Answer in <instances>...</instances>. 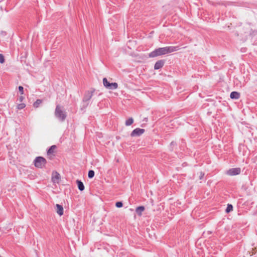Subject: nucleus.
<instances>
[{
	"mask_svg": "<svg viewBox=\"0 0 257 257\" xmlns=\"http://www.w3.org/2000/svg\"><path fill=\"white\" fill-rule=\"evenodd\" d=\"M233 209V206L231 204H228L226 208L225 211L226 213H229Z\"/></svg>",
	"mask_w": 257,
	"mask_h": 257,
	"instance_id": "obj_18",
	"label": "nucleus"
},
{
	"mask_svg": "<svg viewBox=\"0 0 257 257\" xmlns=\"http://www.w3.org/2000/svg\"><path fill=\"white\" fill-rule=\"evenodd\" d=\"M164 64V61L163 60H159L156 62L154 69L155 70L159 69L163 67Z\"/></svg>",
	"mask_w": 257,
	"mask_h": 257,
	"instance_id": "obj_9",
	"label": "nucleus"
},
{
	"mask_svg": "<svg viewBox=\"0 0 257 257\" xmlns=\"http://www.w3.org/2000/svg\"><path fill=\"white\" fill-rule=\"evenodd\" d=\"M145 210V207L143 206H141L137 207L136 211L138 215L141 216L142 212Z\"/></svg>",
	"mask_w": 257,
	"mask_h": 257,
	"instance_id": "obj_12",
	"label": "nucleus"
},
{
	"mask_svg": "<svg viewBox=\"0 0 257 257\" xmlns=\"http://www.w3.org/2000/svg\"><path fill=\"white\" fill-rule=\"evenodd\" d=\"M145 132V130L143 128H137L133 130L131 133V136L132 137H138L140 136Z\"/></svg>",
	"mask_w": 257,
	"mask_h": 257,
	"instance_id": "obj_5",
	"label": "nucleus"
},
{
	"mask_svg": "<svg viewBox=\"0 0 257 257\" xmlns=\"http://www.w3.org/2000/svg\"><path fill=\"white\" fill-rule=\"evenodd\" d=\"M42 100L41 99H37L33 104V106L35 108H38L39 105L42 103Z\"/></svg>",
	"mask_w": 257,
	"mask_h": 257,
	"instance_id": "obj_15",
	"label": "nucleus"
},
{
	"mask_svg": "<svg viewBox=\"0 0 257 257\" xmlns=\"http://www.w3.org/2000/svg\"><path fill=\"white\" fill-rule=\"evenodd\" d=\"M240 173V169L239 168H231L227 171V174L230 176L238 175Z\"/></svg>",
	"mask_w": 257,
	"mask_h": 257,
	"instance_id": "obj_6",
	"label": "nucleus"
},
{
	"mask_svg": "<svg viewBox=\"0 0 257 257\" xmlns=\"http://www.w3.org/2000/svg\"><path fill=\"white\" fill-rule=\"evenodd\" d=\"M94 92V90L92 91H88L86 92L83 98V102L84 103L83 106L86 107L88 105V101L90 100L93 96V93Z\"/></svg>",
	"mask_w": 257,
	"mask_h": 257,
	"instance_id": "obj_4",
	"label": "nucleus"
},
{
	"mask_svg": "<svg viewBox=\"0 0 257 257\" xmlns=\"http://www.w3.org/2000/svg\"><path fill=\"white\" fill-rule=\"evenodd\" d=\"M94 176V172L93 170H89L88 174V176L89 178H92Z\"/></svg>",
	"mask_w": 257,
	"mask_h": 257,
	"instance_id": "obj_19",
	"label": "nucleus"
},
{
	"mask_svg": "<svg viewBox=\"0 0 257 257\" xmlns=\"http://www.w3.org/2000/svg\"><path fill=\"white\" fill-rule=\"evenodd\" d=\"M24 98V97H23V96H20V101H22L23 100Z\"/></svg>",
	"mask_w": 257,
	"mask_h": 257,
	"instance_id": "obj_24",
	"label": "nucleus"
},
{
	"mask_svg": "<svg viewBox=\"0 0 257 257\" xmlns=\"http://www.w3.org/2000/svg\"><path fill=\"white\" fill-rule=\"evenodd\" d=\"M57 148V146L56 145H53L51 146V147L49 149V150L47 151V155L51 157V155L54 156V153L55 151V150Z\"/></svg>",
	"mask_w": 257,
	"mask_h": 257,
	"instance_id": "obj_8",
	"label": "nucleus"
},
{
	"mask_svg": "<svg viewBox=\"0 0 257 257\" xmlns=\"http://www.w3.org/2000/svg\"><path fill=\"white\" fill-rule=\"evenodd\" d=\"M60 178V174L58 173H57V172H55V173H53L52 177V181L54 183H58Z\"/></svg>",
	"mask_w": 257,
	"mask_h": 257,
	"instance_id": "obj_7",
	"label": "nucleus"
},
{
	"mask_svg": "<svg viewBox=\"0 0 257 257\" xmlns=\"http://www.w3.org/2000/svg\"><path fill=\"white\" fill-rule=\"evenodd\" d=\"M56 212L60 215L61 216L63 214V207L62 205L56 204Z\"/></svg>",
	"mask_w": 257,
	"mask_h": 257,
	"instance_id": "obj_10",
	"label": "nucleus"
},
{
	"mask_svg": "<svg viewBox=\"0 0 257 257\" xmlns=\"http://www.w3.org/2000/svg\"><path fill=\"white\" fill-rule=\"evenodd\" d=\"M230 97L231 99H238L240 97V93L236 91H233L230 93Z\"/></svg>",
	"mask_w": 257,
	"mask_h": 257,
	"instance_id": "obj_11",
	"label": "nucleus"
},
{
	"mask_svg": "<svg viewBox=\"0 0 257 257\" xmlns=\"http://www.w3.org/2000/svg\"><path fill=\"white\" fill-rule=\"evenodd\" d=\"M5 62V58L3 54H0V63L3 64Z\"/></svg>",
	"mask_w": 257,
	"mask_h": 257,
	"instance_id": "obj_21",
	"label": "nucleus"
},
{
	"mask_svg": "<svg viewBox=\"0 0 257 257\" xmlns=\"http://www.w3.org/2000/svg\"><path fill=\"white\" fill-rule=\"evenodd\" d=\"M35 166L37 168H42L46 165V160L42 157H37L34 161Z\"/></svg>",
	"mask_w": 257,
	"mask_h": 257,
	"instance_id": "obj_3",
	"label": "nucleus"
},
{
	"mask_svg": "<svg viewBox=\"0 0 257 257\" xmlns=\"http://www.w3.org/2000/svg\"><path fill=\"white\" fill-rule=\"evenodd\" d=\"M122 205L123 204L121 202H117L115 204V206L118 208L121 207Z\"/></svg>",
	"mask_w": 257,
	"mask_h": 257,
	"instance_id": "obj_22",
	"label": "nucleus"
},
{
	"mask_svg": "<svg viewBox=\"0 0 257 257\" xmlns=\"http://www.w3.org/2000/svg\"><path fill=\"white\" fill-rule=\"evenodd\" d=\"M76 183L77 184V185H78V189L80 190V191H83L84 190V184L80 180H77L76 181Z\"/></svg>",
	"mask_w": 257,
	"mask_h": 257,
	"instance_id": "obj_14",
	"label": "nucleus"
},
{
	"mask_svg": "<svg viewBox=\"0 0 257 257\" xmlns=\"http://www.w3.org/2000/svg\"><path fill=\"white\" fill-rule=\"evenodd\" d=\"M117 87H118L117 83L116 82H113V83H110L109 84V85L107 87V89L114 90V89H117Z\"/></svg>",
	"mask_w": 257,
	"mask_h": 257,
	"instance_id": "obj_13",
	"label": "nucleus"
},
{
	"mask_svg": "<svg viewBox=\"0 0 257 257\" xmlns=\"http://www.w3.org/2000/svg\"><path fill=\"white\" fill-rule=\"evenodd\" d=\"M19 90L20 92H21V94H24V88H23V86H19Z\"/></svg>",
	"mask_w": 257,
	"mask_h": 257,
	"instance_id": "obj_23",
	"label": "nucleus"
},
{
	"mask_svg": "<svg viewBox=\"0 0 257 257\" xmlns=\"http://www.w3.org/2000/svg\"><path fill=\"white\" fill-rule=\"evenodd\" d=\"M110 83H109L107 79L106 78H104L103 79V85L106 88H107V87H108V86L109 85V84Z\"/></svg>",
	"mask_w": 257,
	"mask_h": 257,
	"instance_id": "obj_17",
	"label": "nucleus"
},
{
	"mask_svg": "<svg viewBox=\"0 0 257 257\" xmlns=\"http://www.w3.org/2000/svg\"><path fill=\"white\" fill-rule=\"evenodd\" d=\"M134 122V119L132 117L129 118L125 121V124L126 126H129L132 124Z\"/></svg>",
	"mask_w": 257,
	"mask_h": 257,
	"instance_id": "obj_16",
	"label": "nucleus"
},
{
	"mask_svg": "<svg viewBox=\"0 0 257 257\" xmlns=\"http://www.w3.org/2000/svg\"><path fill=\"white\" fill-rule=\"evenodd\" d=\"M26 106L25 104L24 103H21L18 105L17 108L18 109H22L25 108Z\"/></svg>",
	"mask_w": 257,
	"mask_h": 257,
	"instance_id": "obj_20",
	"label": "nucleus"
},
{
	"mask_svg": "<svg viewBox=\"0 0 257 257\" xmlns=\"http://www.w3.org/2000/svg\"><path fill=\"white\" fill-rule=\"evenodd\" d=\"M55 115L60 120L63 121L66 117V113L60 106L57 105L55 108Z\"/></svg>",
	"mask_w": 257,
	"mask_h": 257,
	"instance_id": "obj_2",
	"label": "nucleus"
},
{
	"mask_svg": "<svg viewBox=\"0 0 257 257\" xmlns=\"http://www.w3.org/2000/svg\"><path fill=\"white\" fill-rule=\"evenodd\" d=\"M179 49V46H168L163 48H159L158 49H156L150 53L149 56L150 57L153 58L158 56L178 51Z\"/></svg>",
	"mask_w": 257,
	"mask_h": 257,
	"instance_id": "obj_1",
	"label": "nucleus"
}]
</instances>
